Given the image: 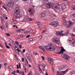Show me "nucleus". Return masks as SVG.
Wrapping results in <instances>:
<instances>
[{"label": "nucleus", "mask_w": 75, "mask_h": 75, "mask_svg": "<svg viewBox=\"0 0 75 75\" xmlns=\"http://www.w3.org/2000/svg\"><path fill=\"white\" fill-rule=\"evenodd\" d=\"M13 14L16 18H19L20 17V11H19V8L17 7L15 9V12L13 13Z\"/></svg>", "instance_id": "nucleus-1"}, {"label": "nucleus", "mask_w": 75, "mask_h": 75, "mask_svg": "<svg viewBox=\"0 0 75 75\" xmlns=\"http://www.w3.org/2000/svg\"><path fill=\"white\" fill-rule=\"evenodd\" d=\"M50 25H53L54 27H57V26H59V23L58 22L54 21V22H52L50 24Z\"/></svg>", "instance_id": "nucleus-2"}, {"label": "nucleus", "mask_w": 75, "mask_h": 75, "mask_svg": "<svg viewBox=\"0 0 75 75\" xmlns=\"http://www.w3.org/2000/svg\"><path fill=\"white\" fill-rule=\"evenodd\" d=\"M46 5H47V8H50L52 7H53L54 6V5L50 3H48L47 4H44L43 6V7L44 8H45L44 6H45V7L46 6Z\"/></svg>", "instance_id": "nucleus-3"}, {"label": "nucleus", "mask_w": 75, "mask_h": 75, "mask_svg": "<svg viewBox=\"0 0 75 75\" xmlns=\"http://www.w3.org/2000/svg\"><path fill=\"white\" fill-rule=\"evenodd\" d=\"M63 55H64L62 57V58L66 59V60H69V59H70V57L68 56V55L65 54H64Z\"/></svg>", "instance_id": "nucleus-4"}, {"label": "nucleus", "mask_w": 75, "mask_h": 75, "mask_svg": "<svg viewBox=\"0 0 75 75\" xmlns=\"http://www.w3.org/2000/svg\"><path fill=\"white\" fill-rule=\"evenodd\" d=\"M61 6L62 8V10H64V9L66 8V7H67V6L64 4H61Z\"/></svg>", "instance_id": "nucleus-5"}, {"label": "nucleus", "mask_w": 75, "mask_h": 75, "mask_svg": "<svg viewBox=\"0 0 75 75\" xmlns=\"http://www.w3.org/2000/svg\"><path fill=\"white\" fill-rule=\"evenodd\" d=\"M62 49H61V51L59 52L58 53V54H60V53H64V52L65 51V50L64 49L63 47H61Z\"/></svg>", "instance_id": "nucleus-6"}, {"label": "nucleus", "mask_w": 75, "mask_h": 75, "mask_svg": "<svg viewBox=\"0 0 75 75\" xmlns=\"http://www.w3.org/2000/svg\"><path fill=\"white\" fill-rule=\"evenodd\" d=\"M68 70V69H67L66 70L64 71H62V73H60V75H64V74H66L67 71Z\"/></svg>", "instance_id": "nucleus-7"}, {"label": "nucleus", "mask_w": 75, "mask_h": 75, "mask_svg": "<svg viewBox=\"0 0 75 75\" xmlns=\"http://www.w3.org/2000/svg\"><path fill=\"white\" fill-rule=\"evenodd\" d=\"M52 40L53 42H58V41H59V40L58 39L55 38H53L52 39Z\"/></svg>", "instance_id": "nucleus-8"}, {"label": "nucleus", "mask_w": 75, "mask_h": 75, "mask_svg": "<svg viewBox=\"0 0 75 75\" xmlns=\"http://www.w3.org/2000/svg\"><path fill=\"white\" fill-rule=\"evenodd\" d=\"M67 68V65L62 66L60 67V70H62L63 69H65V68Z\"/></svg>", "instance_id": "nucleus-9"}, {"label": "nucleus", "mask_w": 75, "mask_h": 75, "mask_svg": "<svg viewBox=\"0 0 75 75\" xmlns=\"http://www.w3.org/2000/svg\"><path fill=\"white\" fill-rule=\"evenodd\" d=\"M45 48L47 50L49 51V50H52V48L51 47H50L49 46H45Z\"/></svg>", "instance_id": "nucleus-10"}, {"label": "nucleus", "mask_w": 75, "mask_h": 75, "mask_svg": "<svg viewBox=\"0 0 75 75\" xmlns=\"http://www.w3.org/2000/svg\"><path fill=\"white\" fill-rule=\"evenodd\" d=\"M48 61L52 65L54 64V61L52 59H50V60H48Z\"/></svg>", "instance_id": "nucleus-11"}, {"label": "nucleus", "mask_w": 75, "mask_h": 75, "mask_svg": "<svg viewBox=\"0 0 75 75\" xmlns=\"http://www.w3.org/2000/svg\"><path fill=\"white\" fill-rule=\"evenodd\" d=\"M56 34L57 35H60L62 36V35H64V34L62 33H61L59 32H57L56 33Z\"/></svg>", "instance_id": "nucleus-12"}, {"label": "nucleus", "mask_w": 75, "mask_h": 75, "mask_svg": "<svg viewBox=\"0 0 75 75\" xmlns=\"http://www.w3.org/2000/svg\"><path fill=\"white\" fill-rule=\"evenodd\" d=\"M13 4L10 2H8L7 5V7H10L12 6Z\"/></svg>", "instance_id": "nucleus-13"}, {"label": "nucleus", "mask_w": 75, "mask_h": 75, "mask_svg": "<svg viewBox=\"0 0 75 75\" xmlns=\"http://www.w3.org/2000/svg\"><path fill=\"white\" fill-rule=\"evenodd\" d=\"M46 13L45 12H43L41 14V16L42 17H46Z\"/></svg>", "instance_id": "nucleus-14"}, {"label": "nucleus", "mask_w": 75, "mask_h": 75, "mask_svg": "<svg viewBox=\"0 0 75 75\" xmlns=\"http://www.w3.org/2000/svg\"><path fill=\"white\" fill-rule=\"evenodd\" d=\"M72 24H73V23H72V22H70L67 25V27H70L72 25Z\"/></svg>", "instance_id": "nucleus-15"}, {"label": "nucleus", "mask_w": 75, "mask_h": 75, "mask_svg": "<svg viewBox=\"0 0 75 75\" xmlns=\"http://www.w3.org/2000/svg\"><path fill=\"white\" fill-rule=\"evenodd\" d=\"M34 40H35V38H33L29 39L28 40V41L30 42V41H34Z\"/></svg>", "instance_id": "nucleus-16"}, {"label": "nucleus", "mask_w": 75, "mask_h": 75, "mask_svg": "<svg viewBox=\"0 0 75 75\" xmlns=\"http://www.w3.org/2000/svg\"><path fill=\"white\" fill-rule=\"evenodd\" d=\"M10 25V23L7 22L5 26L6 28H8V26Z\"/></svg>", "instance_id": "nucleus-17"}, {"label": "nucleus", "mask_w": 75, "mask_h": 75, "mask_svg": "<svg viewBox=\"0 0 75 75\" xmlns=\"http://www.w3.org/2000/svg\"><path fill=\"white\" fill-rule=\"evenodd\" d=\"M26 57L28 58V59H31V57L30 56V54H28L26 55Z\"/></svg>", "instance_id": "nucleus-18"}, {"label": "nucleus", "mask_w": 75, "mask_h": 75, "mask_svg": "<svg viewBox=\"0 0 75 75\" xmlns=\"http://www.w3.org/2000/svg\"><path fill=\"white\" fill-rule=\"evenodd\" d=\"M18 37H20V38H24V35H18Z\"/></svg>", "instance_id": "nucleus-19"}, {"label": "nucleus", "mask_w": 75, "mask_h": 75, "mask_svg": "<svg viewBox=\"0 0 75 75\" xmlns=\"http://www.w3.org/2000/svg\"><path fill=\"white\" fill-rule=\"evenodd\" d=\"M59 7H60V6H59V4L58 5L56 6H55V8H57V9H58V8H59Z\"/></svg>", "instance_id": "nucleus-20"}, {"label": "nucleus", "mask_w": 75, "mask_h": 75, "mask_svg": "<svg viewBox=\"0 0 75 75\" xmlns=\"http://www.w3.org/2000/svg\"><path fill=\"white\" fill-rule=\"evenodd\" d=\"M16 72V70H14V71H12V74H13V75H15Z\"/></svg>", "instance_id": "nucleus-21"}, {"label": "nucleus", "mask_w": 75, "mask_h": 75, "mask_svg": "<svg viewBox=\"0 0 75 75\" xmlns=\"http://www.w3.org/2000/svg\"><path fill=\"white\" fill-rule=\"evenodd\" d=\"M61 72L58 71L56 73L57 75H60V73Z\"/></svg>", "instance_id": "nucleus-22"}, {"label": "nucleus", "mask_w": 75, "mask_h": 75, "mask_svg": "<svg viewBox=\"0 0 75 75\" xmlns=\"http://www.w3.org/2000/svg\"><path fill=\"white\" fill-rule=\"evenodd\" d=\"M46 67V65H45L44 66H43V67L42 68V70L43 71H45V67Z\"/></svg>", "instance_id": "nucleus-23"}, {"label": "nucleus", "mask_w": 75, "mask_h": 75, "mask_svg": "<svg viewBox=\"0 0 75 75\" xmlns=\"http://www.w3.org/2000/svg\"><path fill=\"white\" fill-rule=\"evenodd\" d=\"M39 69L40 72V73H42V70H41V68H40V67H39Z\"/></svg>", "instance_id": "nucleus-24"}, {"label": "nucleus", "mask_w": 75, "mask_h": 75, "mask_svg": "<svg viewBox=\"0 0 75 75\" xmlns=\"http://www.w3.org/2000/svg\"><path fill=\"white\" fill-rule=\"evenodd\" d=\"M72 8H73V10H75V5H73L72 6Z\"/></svg>", "instance_id": "nucleus-25"}, {"label": "nucleus", "mask_w": 75, "mask_h": 75, "mask_svg": "<svg viewBox=\"0 0 75 75\" xmlns=\"http://www.w3.org/2000/svg\"><path fill=\"white\" fill-rule=\"evenodd\" d=\"M3 7L4 8V9L6 10H7V8L6 7V5H4L3 6Z\"/></svg>", "instance_id": "nucleus-26"}, {"label": "nucleus", "mask_w": 75, "mask_h": 75, "mask_svg": "<svg viewBox=\"0 0 75 75\" xmlns=\"http://www.w3.org/2000/svg\"><path fill=\"white\" fill-rule=\"evenodd\" d=\"M33 54H35V55H36L38 53L36 52V51H35L33 53Z\"/></svg>", "instance_id": "nucleus-27"}, {"label": "nucleus", "mask_w": 75, "mask_h": 75, "mask_svg": "<svg viewBox=\"0 0 75 75\" xmlns=\"http://www.w3.org/2000/svg\"><path fill=\"white\" fill-rule=\"evenodd\" d=\"M15 43L17 45H19V43H18V42H17V41L16 42H15Z\"/></svg>", "instance_id": "nucleus-28"}, {"label": "nucleus", "mask_w": 75, "mask_h": 75, "mask_svg": "<svg viewBox=\"0 0 75 75\" xmlns=\"http://www.w3.org/2000/svg\"><path fill=\"white\" fill-rule=\"evenodd\" d=\"M30 16H33V15H34V13L32 12H30Z\"/></svg>", "instance_id": "nucleus-29"}, {"label": "nucleus", "mask_w": 75, "mask_h": 75, "mask_svg": "<svg viewBox=\"0 0 75 75\" xmlns=\"http://www.w3.org/2000/svg\"><path fill=\"white\" fill-rule=\"evenodd\" d=\"M33 32V30H31L30 31H29L28 32H27V33H32V32Z\"/></svg>", "instance_id": "nucleus-30"}, {"label": "nucleus", "mask_w": 75, "mask_h": 75, "mask_svg": "<svg viewBox=\"0 0 75 75\" xmlns=\"http://www.w3.org/2000/svg\"><path fill=\"white\" fill-rule=\"evenodd\" d=\"M6 34L7 35V36H8V37H10V35L9 33H6Z\"/></svg>", "instance_id": "nucleus-31"}, {"label": "nucleus", "mask_w": 75, "mask_h": 75, "mask_svg": "<svg viewBox=\"0 0 75 75\" xmlns=\"http://www.w3.org/2000/svg\"><path fill=\"white\" fill-rule=\"evenodd\" d=\"M41 58H42L43 61H44V60H45V58H44V57L42 56Z\"/></svg>", "instance_id": "nucleus-32"}, {"label": "nucleus", "mask_w": 75, "mask_h": 75, "mask_svg": "<svg viewBox=\"0 0 75 75\" xmlns=\"http://www.w3.org/2000/svg\"><path fill=\"white\" fill-rule=\"evenodd\" d=\"M13 21L14 24H17V21Z\"/></svg>", "instance_id": "nucleus-33"}, {"label": "nucleus", "mask_w": 75, "mask_h": 75, "mask_svg": "<svg viewBox=\"0 0 75 75\" xmlns=\"http://www.w3.org/2000/svg\"><path fill=\"white\" fill-rule=\"evenodd\" d=\"M17 31L18 32V33H20V31H21V30L19 29H18L17 30Z\"/></svg>", "instance_id": "nucleus-34"}, {"label": "nucleus", "mask_w": 75, "mask_h": 75, "mask_svg": "<svg viewBox=\"0 0 75 75\" xmlns=\"http://www.w3.org/2000/svg\"><path fill=\"white\" fill-rule=\"evenodd\" d=\"M29 61L30 62H32V60L31 59H28Z\"/></svg>", "instance_id": "nucleus-35"}, {"label": "nucleus", "mask_w": 75, "mask_h": 75, "mask_svg": "<svg viewBox=\"0 0 75 75\" xmlns=\"http://www.w3.org/2000/svg\"><path fill=\"white\" fill-rule=\"evenodd\" d=\"M9 9L11 11L12 10H13V8H11V7H10L9 8Z\"/></svg>", "instance_id": "nucleus-36"}, {"label": "nucleus", "mask_w": 75, "mask_h": 75, "mask_svg": "<svg viewBox=\"0 0 75 75\" xmlns=\"http://www.w3.org/2000/svg\"><path fill=\"white\" fill-rule=\"evenodd\" d=\"M45 31H46V30H44L42 32V34H43V33H44V32Z\"/></svg>", "instance_id": "nucleus-37"}, {"label": "nucleus", "mask_w": 75, "mask_h": 75, "mask_svg": "<svg viewBox=\"0 0 75 75\" xmlns=\"http://www.w3.org/2000/svg\"><path fill=\"white\" fill-rule=\"evenodd\" d=\"M70 74H74V71H70Z\"/></svg>", "instance_id": "nucleus-38"}, {"label": "nucleus", "mask_w": 75, "mask_h": 75, "mask_svg": "<svg viewBox=\"0 0 75 75\" xmlns=\"http://www.w3.org/2000/svg\"><path fill=\"white\" fill-rule=\"evenodd\" d=\"M6 14H5V13H4L3 14L4 18H6Z\"/></svg>", "instance_id": "nucleus-39"}, {"label": "nucleus", "mask_w": 75, "mask_h": 75, "mask_svg": "<svg viewBox=\"0 0 75 75\" xmlns=\"http://www.w3.org/2000/svg\"><path fill=\"white\" fill-rule=\"evenodd\" d=\"M28 21H32V19H31V18H28Z\"/></svg>", "instance_id": "nucleus-40"}, {"label": "nucleus", "mask_w": 75, "mask_h": 75, "mask_svg": "<svg viewBox=\"0 0 75 75\" xmlns=\"http://www.w3.org/2000/svg\"><path fill=\"white\" fill-rule=\"evenodd\" d=\"M6 47L7 48H8V49H10V47L8 45L6 46Z\"/></svg>", "instance_id": "nucleus-41"}, {"label": "nucleus", "mask_w": 75, "mask_h": 75, "mask_svg": "<svg viewBox=\"0 0 75 75\" xmlns=\"http://www.w3.org/2000/svg\"><path fill=\"white\" fill-rule=\"evenodd\" d=\"M55 49L54 48H52V49H49L50 50V51H53V50H54Z\"/></svg>", "instance_id": "nucleus-42"}, {"label": "nucleus", "mask_w": 75, "mask_h": 75, "mask_svg": "<svg viewBox=\"0 0 75 75\" xmlns=\"http://www.w3.org/2000/svg\"><path fill=\"white\" fill-rule=\"evenodd\" d=\"M66 33V34H67V35H68V34H69V32L68 31H67Z\"/></svg>", "instance_id": "nucleus-43"}, {"label": "nucleus", "mask_w": 75, "mask_h": 75, "mask_svg": "<svg viewBox=\"0 0 75 75\" xmlns=\"http://www.w3.org/2000/svg\"><path fill=\"white\" fill-rule=\"evenodd\" d=\"M42 38V37L41 36H40L39 38V40H41V38Z\"/></svg>", "instance_id": "nucleus-44"}, {"label": "nucleus", "mask_w": 75, "mask_h": 75, "mask_svg": "<svg viewBox=\"0 0 75 75\" xmlns=\"http://www.w3.org/2000/svg\"><path fill=\"white\" fill-rule=\"evenodd\" d=\"M37 25L38 27H40V26H41V25L38 24V23H37Z\"/></svg>", "instance_id": "nucleus-45"}, {"label": "nucleus", "mask_w": 75, "mask_h": 75, "mask_svg": "<svg viewBox=\"0 0 75 75\" xmlns=\"http://www.w3.org/2000/svg\"><path fill=\"white\" fill-rule=\"evenodd\" d=\"M19 47L21 49V45H19Z\"/></svg>", "instance_id": "nucleus-46"}, {"label": "nucleus", "mask_w": 75, "mask_h": 75, "mask_svg": "<svg viewBox=\"0 0 75 75\" xmlns=\"http://www.w3.org/2000/svg\"><path fill=\"white\" fill-rule=\"evenodd\" d=\"M29 12L30 13L31 12V11H32V10L31 9H29V10H28Z\"/></svg>", "instance_id": "nucleus-47"}, {"label": "nucleus", "mask_w": 75, "mask_h": 75, "mask_svg": "<svg viewBox=\"0 0 75 75\" xmlns=\"http://www.w3.org/2000/svg\"><path fill=\"white\" fill-rule=\"evenodd\" d=\"M22 62H24V58H22Z\"/></svg>", "instance_id": "nucleus-48"}, {"label": "nucleus", "mask_w": 75, "mask_h": 75, "mask_svg": "<svg viewBox=\"0 0 75 75\" xmlns=\"http://www.w3.org/2000/svg\"><path fill=\"white\" fill-rule=\"evenodd\" d=\"M13 21H16V18H13Z\"/></svg>", "instance_id": "nucleus-49"}, {"label": "nucleus", "mask_w": 75, "mask_h": 75, "mask_svg": "<svg viewBox=\"0 0 75 75\" xmlns=\"http://www.w3.org/2000/svg\"><path fill=\"white\" fill-rule=\"evenodd\" d=\"M9 68L10 69H13V67H12V66H10L9 67Z\"/></svg>", "instance_id": "nucleus-50"}, {"label": "nucleus", "mask_w": 75, "mask_h": 75, "mask_svg": "<svg viewBox=\"0 0 75 75\" xmlns=\"http://www.w3.org/2000/svg\"><path fill=\"white\" fill-rule=\"evenodd\" d=\"M19 68H21V65H20V63H19Z\"/></svg>", "instance_id": "nucleus-51"}, {"label": "nucleus", "mask_w": 75, "mask_h": 75, "mask_svg": "<svg viewBox=\"0 0 75 75\" xmlns=\"http://www.w3.org/2000/svg\"><path fill=\"white\" fill-rule=\"evenodd\" d=\"M30 35H28L26 37V38H29V37H30Z\"/></svg>", "instance_id": "nucleus-52"}, {"label": "nucleus", "mask_w": 75, "mask_h": 75, "mask_svg": "<svg viewBox=\"0 0 75 75\" xmlns=\"http://www.w3.org/2000/svg\"><path fill=\"white\" fill-rule=\"evenodd\" d=\"M12 43L14 45H16V43H14V41H12Z\"/></svg>", "instance_id": "nucleus-53"}, {"label": "nucleus", "mask_w": 75, "mask_h": 75, "mask_svg": "<svg viewBox=\"0 0 75 75\" xmlns=\"http://www.w3.org/2000/svg\"><path fill=\"white\" fill-rule=\"evenodd\" d=\"M25 49H23V52H25Z\"/></svg>", "instance_id": "nucleus-54"}, {"label": "nucleus", "mask_w": 75, "mask_h": 75, "mask_svg": "<svg viewBox=\"0 0 75 75\" xmlns=\"http://www.w3.org/2000/svg\"><path fill=\"white\" fill-rule=\"evenodd\" d=\"M72 16L74 17L75 18V13L73 14Z\"/></svg>", "instance_id": "nucleus-55"}, {"label": "nucleus", "mask_w": 75, "mask_h": 75, "mask_svg": "<svg viewBox=\"0 0 75 75\" xmlns=\"http://www.w3.org/2000/svg\"><path fill=\"white\" fill-rule=\"evenodd\" d=\"M44 52H45L46 51V50H45L44 49V48H43V49H42V50Z\"/></svg>", "instance_id": "nucleus-56"}, {"label": "nucleus", "mask_w": 75, "mask_h": 75, "mask_svg": "<svg viewBox=\"0 0 75 75\" xmlns=\"http://www.w3.org/2000/svg\"><path fill=\"white\" fill-rule=\"evenodd\" d=\"M28 0H26V1H26V3H28L29 1H28Z\"/></svg>", "instance_id": "nucleus-57"}, {"label": "nucleus", "mask_w": 75, "mask_h": 75, "mask_svg": "<svg viewBox=\"0 0 75 75\" xmlns=\"http://www.w3.org/2000/svg\"><path fill=\"white\" fill-rule=\"evenodd\" d=\"M19 70H17L16 71V72L17 73H18V72H19Z\"/></svg>", "instance_id": "nucleus-58"}, {"label": "nucleus", "mask_w": 75, "mask_h": 75, "mask_svg": "<svg viewBox=\"0 0 75 75\" xmlns=\"http://www.w3.org/2000/svg\"><path fill=\"white\" fill-rule=\"evenodd\" d=\"M17 50L18 52H20V50H19V49H18V48L17 49Z\"/></svg>", "instance_id": "nucleus-59"}, {"label": "nucleus", "mask_w": 75, "mask_h": 75, "mask_svg": "<svg viewBox=\"0 0 75 75\" xmlns=\"http://www.w3.org/2000/svg\"><path fill=\"white\" fill-rule=\"evenodd\" d=\"M1 21H2V22H3V21H4V20H3V18L1 19Z\"/></svg>", "instance_id": "nucleus-60"}, {"label": "nucleus", "mask_w": 75, "mask_h": 75, "mask_svg": "<svg viewBox=\"0 0 75 75\" xmlns=\"http://www.w3.org/2000/svg\"><path fill=\"white\" fill-rule=\"evenodd\" d=\"M17 69H19V67H18V65H17Z\"/></svg>", "instance_id": "nucleus-61"}, {"label": "nucleus", "mask_w": 75, "mask_h": 75, "mask_svg": "<svg viewBox=\"0 0 75 75\" xmlns=\"http://www.w3.org/2000/svg\"><path fill=\"white\" fill-rule=\"evenodd\" d=\"M6 65H7V63H6V62H5L4 66H6Z\"/></svg>", "instance_id": "nucleus-62"}, {"label": "nucleus", "mask_w": 75, "mask_h": 75, "mask_svg": "<svg viewBox=\"0 0 75 75\" xmlns=\"http://www.w3.org/2000/svg\"><path fill=\"white\" fill-rule=\"evenodd\" d=\"M23 65H26V63L24 62L23 63Z\"/></svg>", "instance_id": "nucleus-63"}, {"label": "nucleus", "mask_w": 75, "mask_h": 75, "mask_svg": "<svg viewBox=\"0 0 75 75\" xmlns=\"http://www.w3.org/2000/svg\"><path fill=\"white\" fill-rule=\"evenodd\" d=\"M15 58H16V57H17V55L16 54H14Z\"/></svg>", "instance_id": "nucleus-64"}]
</instances>
